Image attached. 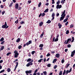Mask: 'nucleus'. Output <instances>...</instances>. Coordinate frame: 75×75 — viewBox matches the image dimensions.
<instances>
[{
  "label": "nucleus",
  "instance_id": "0e129e2a",
  "mask_svg": "<svg viewBox=\"0 0 75 75\" xmlns=\"http://www.w3.org/2000/svg\"><path fill=\"white\" fill-rule=\"evenodd\" d=\"M28 3H29V4H30V3H31V1H28Z\"/></svg>",
  "mask_w": 75,
  "mask_h": 75
},
{
  "label": "nucleus",
  "instance_id": "9b49d317",
  "mask_svg": "<svg viewBox=\"0 0 75 75\" xmlns=\"http://www.w3.org/2000/svg\"><path fill=\"white\" fill-rule=\"evenodd\" d=\"M58 26L59 27V28H61V27H62V25L60 23H59L58 24Z\"/></svg>",
  "mask_w": 75,
  "mask_h": 75
},
{
  "label": "nucleus",
  "instance_id": "0eeeda50",
  "mask_svg": "<svg viewBox=\"0 0 75 75\" xmlns=\"http://www.w3.org/2000/svg\"><path fill=\"white\" fill-rule=\"evenodd\" d=\"M32 44V41L30 40L28 42H27L26 43V45L28 46V45H29V44Z\"/></svg>",
  "mask_w": 75,
  "mask_h": 75
},
{
  "label": "nucleus",
  "instance_id": "5701e85b",
  "mask_svg": "<svg viewBox=\"0 0 75 75\" xmlns=\"http://www.w3.org/2000/svg\"><path fill=\"white\" fill-rule=\"evenodd\" d=\"M43 73L44 74V75H47V72L46 71H43Z\"/></svg>",
  "mask_w": 75,
  "mask_h": 75
},
{
  "label": "nucleus",
  "instance_id": "2f4dec72",
  "mask_svg": "<svg viewBox=\"0 0 75 75\" xmlns=\"http://www.w3.org/2000/svg\"><path fill=\"white\" fill-rule=\"evenodd\" d=\"M21 48H22V46L21 45L19 46L18 47V48L19 50H20V49H21Z\"/></svg>",
  "mask_w": 75,
  "mask_h": 75
},
{
  "label": "nucleus",
  "instance_id": "58836bf2",
  "mask_svg": "<svg viewBox=\"0 0 75 75\" xmlns=\"http://www.w3.org/2000/svg\"><path fill=\"white\" fill-rule=\"evenodd\" d=\"M65 62V60L64 59L62 60V64H64V63Z\"/></svg>",
  "mask_w": 75,
  "mask_h": 75
},
{
  "label": "nucleus",
  "instance_id": "6e6552de",
  "mask_svg": "<svg viewBox=\"0 0 75 75\" xmlns=\"http://www.w3.org/2000/svg\"><path fill=\"white\" fill-rule=\"evenodd\" d=\"M65 10H64V11L62 13V14L61 15V16H65L66 14H65Z\"/></svg>",
  "mask_w": 75,
  "mask_h": 75
},
{
  "label": "nucleus",
  "instance_id": "69168bd1",
  "mask_svg": "<svg viewBox=\"0 0 75 75\" xmlns=\"http://www.w3.org/2000/svg\"><path fill=\"white\" fill-rule=\"evenodd\" d=\"M3 62V60H1L0 61V63H2Z\"/></svg>",
  "mask_w": 75,
  "mask_h": 75
},
{
  "label": "nucleus",
  "instance_id": "4d7b16f0",
  "mask_svg": "<svg viewBox=\"0 0 75 75\" xmlns=\"http://www.w3.org/2000/svg\"><path fill=\"white\" fill-rule=\"evenodd\" d=\"M71 33H72V34H75V32H74V31H71Z\"/></svg>",
  "mask_w": 75,
  "mask_h": 75
},
{
  "label": "nucleus",
  "instance_id": "37998d69",
  "mask_svg": "<svg viewBox=\"0 0 75 75\" xmlns=\"http://www.w3.org/2000/svg\"><path fill=\"white\" fill-rule=\"evenodd\" d=\"M51 64H48L47 65V67H51Z\"/></svg>",
  "mask_w": 75,
  "mask_h": 75
},
{
  "label": "nucleus",
  "instance_id": "dca6fc26",
  "mask_svg": "<svg viewBox=\"0 0 75 75\" xmlns=\"http://www.w3.org/2000/svg\"><path fill=\"white\" fill-rule=\"evenodd\" d=\"M8 72H10L11 71V69L10 68H8L7 69Z\"/></svg>",
  "mask_w": 75,
  "mask_h": 75
},
{
  "label": "nucleus",
  "instance_id": "c9c22d12",
  "mask_svg": "<svg viewBox=\"0 0 75 75\" xmlns=\"http://www.w3.org/2000/svg\"><path fill=\"white\" fill-rule=\"evenodd\" d=\"M3 40H4V38L2 37L0 41H3Z\"/></svg>",
  "mask_w": 75,
  "mask_h": 75
},
{
  "label": "nucleus",
  "instance_id": "5fc2aeb1",
  "mask_svg": "<svg viewBox=\"0 0 75 75\" xmlns=\"http://www.w3.org/2000/svg\"><path fill=\"white\" fill-rule=\"evenodd\" d=\"M57 66L56 65H55L54 67V69L57 68Z\"/></svg>",
  "mask_w": 75,
  "mask_h": 75
},
{
  "label": "nucleus",
  "instance_id": "a878e982",
  "mask_svg": "<svg viewBox=\"0 0 75 75\" xmlns=\"http://www.w3.org/2000/svg\"><path fill=\"white\" fill-rule=\"evenodd\" d=\"M41 5V2H40L39 3L38 5V7H40Z\"/></svg>",
  "mask_w": 75,
  "mask_h": 75
},
{
  "label": "nucleus",
  "instance_id": "c756f323",
  "mask_svg": "<svg viewBox=\"0 0 75 75\" xmlns=\"http://www.w3.org/2000/svg\"><path fill=\"white\" fill-rule=\"evenodd\" d=\"M4 46H2L1 48V50H4Z\"/></svg>",
  "mask_w": 75,
  "mask_h": 75
},
{
  "label": "nucleus",
  "instance_id": "473e14b6",
  "mask_svg": "<svg viewBox=\"0 0 75 75\" xmlns=\"http://www.w3.org/2000/svg\"><path fill=\"white\" fill-rule=\"evenodd\" d=\"M15 23L16 24H18V19H17V20L15 21Z\"/></svg>",
  "mask_w": 75,
  "mask_h": 75
},
{
  "label": "nucleus",
  "instance_id": "603ef678",
  "mask_svg": "<svg viewBox=\"0 0 75 75\" xmlns=\"http://www.w3.org/2000/svg\"><path fill=\"white\" fill-rule=\"evenodd\" d=\"M30 64L29 63H28L27 65H26V66L27 67H30Z\"/></svg>",
  "mask_w": 75,
  "mask_h": 75
},
{
  "label": "nucleus",
  "instance_id": "a19ab883",
  "mask_svg": "<svg viewBox=\"0 0 75 75\" xmlns=\"http://www.w3.org/2000/svg\"><path fill=\"white\" fill-rule=\"evenodd\" d=\"M45 15V13H42V17H44V16Z\"/></svg>",
  "mask_w": 75,
  "mask_h": 75
},
{
  "label": "nucleus",
  "instance_id": "7c9ffc66",
  "mask_svg": "<svg viewBox=\"0 0 75 75\" xmlns=\"http://www.w3.org/2000/svg\"><path fill=\"white\" fill-rule=\"evenodd\" d=\"M58 41V38H56L54 41V42H57Z\"/></svg>",
  "mask_w": 75,
  "mask_h": 75
},
{
  "label": "nucleus",
  "instance_id": "de8ad7c7",
  "mask_svg": "<svg viewBox=\"0 0 75 75\" xmlns=\"http://www.w3.org/2000/svg\"><path fill=\"white\" fill-rule=\"evenodd\" d=\"M60 3V1H58L57 2V4H59Z\"/></svg>",
  "mask_w": 75,
  "mask_h": 75
},
{
  "label": "nucleus",
  "instance_id": "bf43d9fd",
  "mask_svg": "<svg viewBox=\"0 0 75 75\" xmlns=\"http://www.w3.org/2000/svg\"><path fill=\"white\" fill-rule=\"evenodd\" d=\"M38 71V70L37 69H36V70L34 71V73H36Z\"/></svg>",
  "mask_w": 75,
  "mask_h": 75
},
{
  "label": "nucleus",
  "instance_id": "4c0bfd02",
  "mask_svg": "<svg viewBox=\"0 0 75 75\" xmlns=\"http://www.w3.org/2000/svg\"><path fill=\"white\" fill-rule=\"evenodd\" d=\"M62 71H61L59 74V75H62Z\"/></svg>",
  "mask_w": 75,
  "mask_h": 75
},
{
  "label": "nucleus",
  "instance_id": "39448f33",
  "mask_svg": "<svg viewBox=\"0 0 75 75\" xmlns=\"http://www.w3.org/2000/svg\"><path fill=\"white\" fill-rule=\"evenodd\" d=\"M7 25V23H6V22L4 25L2 26V28H6Z\"/></svg>",
  "mask_w": 75,
  "mask_h": 75
},
{
  "label": "nucleus",
  "instance_id": "09e8293b",
  "mask_svg": "<svg viewBox=\"0 0 75 75\" xmlns=\"http://www.w3.org/2000/svg\"><path fill=\"white\" fill-rule=\"evenodd\" d=\"M52 4H54L55 3V1H54V0H52Z\"/></svg>",
  "mask_w": 75,
  "mask_h": 75
},
{
  "label": "nucleus",
  "instance_id": "72a5a7b5",
  "mask_svg": "<svg viewBox=\"0 0 75 75\" xmlns=\"http://www.w3.org/2000/svg\"><path fill=\"white\" fill-rule=\"evenodd\" d=\"M29 64L30 65H33V63L31 62H29Z\"/></svg>",
  "mask_w": 75,
  "mask_h": 75
},
{
  "label": "nucleus",
  "instance_id": "e433bc0d",
  "mask_svg": "<svg viewBox=\"0 0 75 75\" xmlns=\"http://www.w3.org/2000/svg\"><path fill=\"white\" fill-rule=\"evenodd\" d=\"M70 65V64H67V65L66 66V68H67L68 67H69V65Z\"/></svg>",
  "mask_w": 75,
  "mask_h": 75
},
{
  "label": "nucleus",
  "instance_id": "c03bdc74",
  "mask_svg": "<svg viewBox=\"0 0 75 75\" xmlns=\"http://www.w3.org/2000/svg\"><path fill=\"white\" fill-rule=\"evenodd\" d=\"M71 45L69 44L67 45V47L68 48H70V47H71Z\"/></svg>",
  "mask_w": 75,
  "mask_h": 75
},
{
  "label": "nucleus",
  "instance_id": "864d4df0",
  "mask_svg": "<svg viewBox=\"0 0 75 75\" xmlns=\"http://www.w3.org/2000/svg\"><path fill=\"white\" fill-rule=\"evenodd\" d=\"M5 42V41H4L3 42H1V44L2 45H3V44Z\"/></svg>",
  "mask_w": 75,
  "mask_h": 75
},
{
  "label": "nucleus",
  "instance_id": "3c124183",
  "mask_svg": "<svg viewBox=\"0 0 75 75\" xmlns=\"http://www.w3.org/2000/svg\"><path fill=\"white\" fill-rule=\"evenodd\" d=\"M21 9V6H19L18 8V10H20Z\"/></svg>",
  "mask_w": 75,
  "mask_h": 75
},
{
  "label": "nucleus",
  "instance_id": "ddd939ff",
  "mask_svg": "<svg viewBox=\"0 0 75 75\" xmlns=\"http://www.w3.org/2000/svg\"><path fill=\"white\" fill-rule=\"evenodd\" d=\"M68 18H67L66 19L64 20L63 21V23H66L67 21H68Z\"/></svg>",
  "mask_w": 75,
  "mask_h": 75
},
{
  "label": "nucleus",
  "instance_id": "ea45409f",
  "mask_svg": "<svg viewBox=\"0 0 75 75\" xmlns=\"http://www.w3.org/2000/svg\"><path fill=\"white\" fill-rule=\"evenodd\" d=\"M11 52H8L7 54L6 55H7V56H8L10 54H11Z\"/></svg>",
  "mask_w": 75,
  "mask_h": 75
},
{
  "label": "nucleus",
  "instance_id": "052dcab7",
  "mask_svg": "<svg viewBox=\"0 0 75 75\" xmlns=\"http://www.w3.org/2000/svg\"><path fill=\"white\" fill-rule=\"evenodd\" d=\"M68 22H67L65 23V25L66 26L67 25H68Z\"/></svg>",
  "mask_w": 75,
  "mask_h": 75
},
{
  "label": "nucleus",
  "instance_id": "6e6d98bb",
  "mask_svg": "<svg viewBox=\"0 0 75 75\" xmlns=\"http://www.w3.org/2000/svg\"><path fill=\"white\" fill-rule=\"evenodd\" d=\"M5 13V11H3L2 12V15H3Z\"/></svg>",
  "mask_w": 75,
  "mask_h": 75
},
{
  "label": "nucleus",
  "instance_id": "bb28decb",
  "mask_svg": "<svg viewBox=\"0 0 75 75\" xmlns=\"http://www.w3.org/2000/svg\"><path fill=\"white\" fill-rule=\"evenodd\" d=\"M35 51H33L31 52V54L32 55H34V54H35Z\"/></svg>",
  "mask_w": 75,
  "mask_h": 75
},
{
  "label": "nucleus",
  "instance_id": "f8f14e48",
  "mask_svg": "<svg viewBox=\"0 0 75 75\" xmlns=\"http://www.w3.org/2000/svg\"><path fill=\"white\" fill-rule=\"evenodd\" d=\"M56 57H57V58H59V54L58 53H57L55 55Z\"/></svg>",
  "mask_w": 75,
  "mask_h": 75
},
{
  "label": "nucleus",
  "instance_id": "a18cd8bd",
  "mask_svg": "<svg viewBox=\"0 0 75 75\" xmlns=\"http://www.w3.org/2000/svg\"><path fill=\"white\" fill-rule=\"evenodd\" d=\"M55 16V13H52V17H54Z\"/></svg>",
  "mask_w": 75,
  "mask_h": 75
},
{
  "label": "nucleus",
  "instance_id": "7ed1b4c3",
  "mask_svg": "<svg viewBox=\"0 0 75 75\" xmlns=\"http://www.w3.org/2000/svg\"><path fill=\"white\" fill-rule=\"evenodd\" d=\"M31 72H32V71L31 70H27L25 71V73L26 74V75H28V74H31Z\"/></svg>",
  "mask_w": 75,
  "mask_h": 75
},
{
  "label": "nucleus",
  "instance_id": "1a4fd4ad",
  "mask_svg": "<svg viewBox=\"0 0 75 75\" xmlns=\"http://www.w3.org/2000/svg\"><path fill=\"white\" fill-rule=\"evenodd\" d=\"M62 17H60V21H61L62 20H63L65 18V16H61Z\"/></svg>",
  "mask_w": 75,
  "mask_h": 75
},
{
  "label": "nucleus",
  "instance_id": "cd10ccee",
  "mask_svg": "<svg viewBox=\"0 0 75 75\" xmlns=\"http://www.w3.org/2000/svg\"><path fill=\"white\" fill-rule=\"evenodd\" d=\"M4 71H5V70H4V69L1 71H0V74H1V73H3V72H4Z\"/></svg>",
  "mask_w": 75,
  "mask_h": 75
},
{
  "label": "nucleus",
  "instance_id": "4be33fe9",
  "mask_svg": "<svg viewBox=\"0 0 75 75\" xmlns=\"http://www.w3.org/2000/svg\"><path fill=\"white\" fill-rule=\"evenodd\" d=\"M66 74V70H65V69H64V72L63 73V75H64L65 74Z\"/></svg>",
  "mask_w": 75,
  "mask_h": 75
},
{
  "label": "nucleus",
  "instance_id": "8fccbe9b",
  "mask_svg": "<svg viewBox=\"0 0 75 75\" xmlns=\"http://www.w3.org/2000/svg\"><path fill=\"white\" fill-rule=\"evenodd\" d=\"M17 61H18V59H16L15 60V61L13 62L14 63H15V62H17Z\"/></svg>",
  "mask_w": 75,
  "mask_h": 75
},
{
  "label": "nucleus",
  "instance_id": "b1692460",
  "mask_svg": "<svg viewBox=\"0 0 75 75\" xmlns=\"http://www.w3.org/2000/svg\"><path fill=\"white\" fill-rule=\"evenodd\" d=\"M74 27V25L73 24H71V25L70 26V28H72Z\"/></svg>",
  "mask_w": 75,
  "mask_h": 75
},
{
  "label": "nucleus",
  "instance_id": "774afa93",
  "mask_svg": "<svg viewBox=\"0 0 75 75\" xmlns=\"http://www.w3.org/2000/svg\"><path fill=\"white\" fill-rule=\"evenodd\" d=\"M37 75H40V72H38L37 73Z\"/></svg>",
  "mask_w": 75,
  "mask_h": 75
},
{
  "label": "nucleus",
  "instance_id": "338daca9",
  "mask_svg": "<svg viewBox=\"0 0 75 75\" xmlns=\"http://www.w3.org/2000/svg\"><path fill=\"white\" fill-rule=\"evenodd\" d=\"M67 51H68V49H65L64 50V51L65 52H67Z\"/></svg>",
  "mask_w": 75,
  "mask_h": 75
},
{
  "label": "nucleus",
  "instance_id": "79ce46f5",
  "mask_svg": "<svg viewBox=\"0 0 75 75\" xmlns=\"http://www.w3.org/2000/svg\"><path fill=\"white\" fill-rule=\"evenodd\" d=\"M69 30H67L66 31V34H69Z\"/></svg>",
  "mask_w": 75,
  "mask_h": 75
},
{
  "label": "nucleus",
  "instance_id": "4468645a",
  "mask_svg": "<svg viewBox=\"0 0 75 75\" xmlns=\"http://www.w3.org/2000/svg\"><path fill=\"white\" fill-rule=\"evenodd\" d=\"M44 32H43L42 33V34H41L40 36V38H42V37H43V36L44 35Z\"/></svg>",
  "mask_w": 75,
  "mask_h": 75
},
{
  "label": "nucleus",
  "instance_id": "f03ea898",
  "mask_svg": "<svg viewBox=\"0 0 75 75\" xmlns=\"http://www.w3.org/2000/svg\"><path fill=\"white\" fill-rule=\"evenodd\" d=\"M71 38L70 39L69 38L67 40H67H65V41L64 42V44H68L69 41H70V42H71Z\"/></svg>",
  "mask_w": 75,
  "mask_h": 75
},
{
  "label": "nucleus",
  "instance_id": "412c9836",
  "mask_svg": "<svg viewBox=\"0 0 75 75\" xmlns=\"http://www.w3.org/2000/svg\"><path fill=\"white\" fill-rule=\"evenodd\" d=\"M57 61V59H54L53 61V63H55V62H56Z\"/></svg>",
  "mask_w": 75,
  "mask_h": 75
},
{
  "label": "nucleus",
  "instance_id": "a211bd4d",
  "mask_svg": "<svg viewBox=\"0 0 75 75\" xmlns=\"http://www.w3.org/2000/svg\"><path fill=\"white\" fill-rule=\"evenodd\" d=\"M44 46V45L42 44H40L39 46V47L40 48H41V47H43V46Z\"/></svg>",
  "mask_w": 75,
  "mask_h": 75
},
{
  "label": "nucleus",
  "instance_id": "9d476101",
  "mask_svg": "<svg viewBox=\"0 0 75 75\" xmlns=\"http://www.w3.org/2000/svg\"><path fill=\"white\" fill-rule=\"evenodd\" d=\"M18 4H16L15 6V8H16V9H18Z\"/></svg>",
  "mask_w": 75,
  "mask_h": 75
},
{
  "label": "nucleus",
  "instance_id": "49530a36",
  "mask_svg": "<svg viewBox=\"0 0 75 75\" xmlns=\"http://www.w3.org/2000/svg\"><path fill=\"white\" fill-rule=\"evenodd\" d=\"M50 54L48 53L47 55H46L47 57H49V56H50Z\"/></svg>",
  "mask_w": 75,
  "mask_h": 75
},
{
  "label": "nucleus",
  "instance_id": "20e7f679",
  "mask_svg": "<svg viewBox=\"0 0 75 75\" xmlns=\"http://www.w3.org/2000/svg\"><path fill=\"white\" fill-rule=\"evenodd\" d=\"M71 71H72V68H70V69L69 71L68 70H67L66 71V75H68V73H69L71 72Z\"/></svg>",
  "mask_w": 75,
  "mask_h": 75
},
{
  "label": "nucleus",
  "instance_id": "f3484780",
  "mask_svg": "<svg viewBox=\"0 0 75 75\" xmlns=\"http://www.w3.org/2000/svg\"><path fill=\"white\" fill-rule=\"evenodd\" d=\"M51 23V21L49 20L46 22V23H47V24H50V23Z\"/></svg>",
  "mask_w": 75,
  "mask_h": 75
},
{
  "label": "nucleus",
  "instance_id": "aec40b11",
  "mask_svg": "<svg viewBox=\"0 0 75 75\" xmlns=\"http://www.w3.org/2000/svg\"><path fill=\"white\" fill-rule=\"evenodd\" d=\"M43 22L40 23H39L40 26H42V25H43Z\"/></svg>",
  "mask_w": 75,
  "mask_h": 75
},
{
  "label": "nucleus",
  "instance_id": "f257e3e1",
  "mask_svg": "<svg viewBox=\"0 0 75 75\" xmlns=\"http://www.w3.org/2000/svg\"><path fill=\"white\" fill-rule=\"evenodd\" d=\"M14 53V58H17L18 57V56L19 55V54L18 53V52L17 50H15Z\"/></svg>",
  "mask_w": 75,
  "mask_h": 75
},
{
  "label": "nucleus",
  "instance_id": "6ab92c4d",
  "mask_svg": "<svg viewBox=\"0 0 75 75\" xmlns=\"http://www.w3.org/2000/svg\"><path fill=\"white\" fill-rule=\"evenodd\" d=\"M49 9L48 8H47L44 11V13H46L47 12H48V10Z\"/></svg>",
  "mask_w": 75,
  "mask_h": 75
},
{
  "label": "nucleus",
  "instance_id": "c85d7f7f",
  "mask_svg": "<svg viewBox=\"0 0 75 75\" xmlns=\"http://www.w3.org/2000/svg\"><path fill=\"white\" fill-rule=\"evenodd\" d=\"M42 60H43V59H40L38 61V62H41V61H42Z\"/></svg>",
  "mask_w": 75,
  "mask_h": 75
},
{
  "label": "nucleus",
  "instance_id": "393cba45",
  "mask_svg": "<svg viewBox=\"0 0 75 75\" xmlns=\"http://www.w3.org/2000/svg\"><path fill=\"white\" fill-rule=\"evenodd\" d=\"M21 24H25V22L24 21H21V22H20Z\"/></svg>",
  "mask_w": 75,
  "mask_h": 75
},
{
  "label": "nucleus",
  "instance_id": "e2e57ef3",
  "mask_svg": "<svg viewBox=\"0 0 75 75\" xmlns=\"http://www.w3.org/2000/svg\"><path fill=\"white\" fill-rule=\"evenodd\" d=\"M1 8H4V6H3V5H1Z\"/></svg>",
  "mask_w": 75,
  "mask_h": 75
},
{
  "label": "nucleus",
  "instance_id": "423d86ee",
  "mask_svg": "<svg viewBox=\"0 0 75 75\" xmlns=\"http://www.w3.org/2000/svg\"><path fill=\"white\" fill-rule=\"evenodd\" d=\"M62 7V5H59V4H58L57 5L56 8L57 9H58V8H59H59H61Z\"/></svg>",
  "mask_w": 75,
  "mask_h": 75
},
{
  "label": "nucleus",
  "instance_id": "13d9d810",
  "mask_svg": "<svg viewBox=\"0 0 75 75\" xmlns=\"http://www.w3.org/2000/svg\"><path fill=\"white\" fill-rule=\"evenodd\" d=\"M40 50H43V47H40Z\"/></svg>",
  "mask_w": 75,
  "mask_h": 75
},
{
  "label": "nucleus",
  "instance_id": "2eb2a0df",
  "mask_svg": "<svg viewBox=\"0 0 75 75\" xmlns=\"http://www.w3.org/2000/svg\"><path fill=\"white\" fill-rule=\"evenodd\" d=\"M20 38H18L16 40V42H20Z\"/></svg>",
  "mask_w": 75,
  "mask_h": 75
},
{
  "label": "nucleus",
  "instance_id": "680f3d73",
  "mask_svg": "<svg viewBox=\"0 0 75 75\" xmlns=\"http://www.w3.org/2000/svg\"><path fill=\"white\" fill-rule=\"evenodd\" d=\"M59 15V13H58L57 14L56 16L57 17H58V16Z\"/></svg>",
  "mask_w": 75,
  "mask_h": 75
},
{
  "label": "nucleus",
  "instance_id": "f704fd0d",
  "mask_svg": "<svg viewBox=\"0 0 75 75\" xmlns=\"http://www.w3.org/2000/svg\"><path fill=\"white\" fill-rule=\"evenodd\" d=\"M31 61V59L29 58L27 60V62H30V61Z\"/></svg>",
  "mask_w": 75,
  "mask_h": 75
}]
</instances>
